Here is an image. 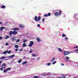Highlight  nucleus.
Listing matches in <instances>:
<instances>
[{
	"instance_id": "7ed1b4c3",
	"label": "nucleus",
	"mask_w": 78,
	"mask_h": 78,
	"mask_svg": "<svg viewBox=\"0 0 78 78\" xmlns=\"http://www.w3.org/2000/svg\"><path fill=\"white\" fill-rule=\"evenodd\" d=\"M61 11H59V12H56L55 13V16H56V17H58V16H61Z\"/></svg>"
},
{
	"instance_id": "393cba45",
	"label": "nucleus",
	"mask_w": 78,
	"mask_h": 78,
	"mask_svg": "<svg viewBox=\"0 0 78 78\" xmlns=\"http://www.w3.org/2000/svg\"><path fill=\"white\" fill-rule=\"evenodd\" d=\"M26 42H27V40H23V42L25 44Z\"/></svg>"
},
{
	"instance_id": "b1692460",
	"label": "nucleus",
	"mask_w": 78,
	"mask_h": 78,
	"mask_svg": "<svg viewBox=\"0 0 78 78\" xmlns=\"http://www.w3.org/2000/svg\"><path fill=\"white\" fill-rule=\"evenodd\" d=\"M11 52V51H7V53H8V54H10Z\"/></svg>"
},
{
	"instance_id": "f3484780",
	"label": "nucleus",
	"mask_w": 78,
	"mask_h": 78,
	"mask_svg": "<svg viewBox=\"0 0 78 78\" xmlns=\"http://www.w3.org/2000/svg\"><path fill=\"white\" fill-rule=\"evenodd\" d=\"M6 57L5 56H2L0 58L1 59H5Z\"/></svg>"
},
{
	"instance_id": "7c9ffc66",
	"label": "nucleus",
	"mask_w": 78,
	"mask_h": 78,
	"mask_svg": "<svg viewBox=\"0 0 78 78\" xmlns=\"http://www.w3.org/2000/svg\"><path fill=\"white\" fill-rule=\"evenodd\" d=\"M8 71L6 70V69H5L4 70V73H5V72H6Z\"/></svg>"
},
{
	"instance_id": "a211bd4d",
	"label": "nucleus",
	"mask_w": 78,
	"mask_h": 78,
	"mask_svg": "<svg viewBox=\"0 0 78 78\" xmlns=\"http://www.w3.org/2000/svg\"><path fill=\"white\" fill-rule=\"evenodd\" d=\"M27 62L25 61V62H23L22 63V64L23 65H24V64H27Z\"/></svg>"
},
{
	"instance_id": "3c124183",
	"label": "nucleus",
	"mask_w": 78,
	"mask_h": 78,
	"mask_svg": "<svg viewBox=\"0 0 78 78\" xmlns=\"http://www.w3.org/2000/svg\"><path fill=\"white\" fill-rule=\"evenodd\" d=\"M39 58H37V60H39Z\"/></svg>"
},
{
	"instance_id": "9b49d317",
	"label": "nucleus",
	"mask_w": 78,
	"mask_h": 78,
	"mask_svg": "<svg viewBox=\"0 0 78 78\" xmlns=\"http://www.w3.org/2000/svg\"><path fill=\"white\" fill-rule=\"evenodd\" d=\"M36 39L38 42H41V39L40 38L38 37Z\"/></svg>"
},
{
	"instance_id": "de8ad7c7",
	"label": "nucleus",
	"mask_w": 78,
	"mask_h": 78,
	"mask_svg": "<svg viewBox=\"0 0 78 78\" xmlns=\"http://www.w3.org/2000/svg\"><path fill=\"white\" fill-rule=\"evenodd\" d=\"M0 25H2V23L0 22Z\"/></svg>"
},
{
	"instance_id": "1a4fd4ad",
	"label": "nucleus",
	"mask_w": 78,
	"mask_h": 78,
	"mask_svg": "<svg viewBox=\"0 0 78 78\" xmlns=\"http://www.w3.org/2000/svg\"><path fill=\"white\" fill-rule=\"evenodd\" d=\"M19 27L20 28H24V25H23L22 24H20L19 25Z\"/></svg>"
},
{
	"instance_id": "20e7f679",
	"label": "nucleus",
	"mask_w": 78,
	"mask_h": 78,
	"mask_svg": "<svg viewBox=\"0 0 78 78\" xmlns=\"http://www.w3.org/2000/svg\"><path fill=\"white\" fill-rule=\"evenodd\" d=\"M33 44H34V42L31 41L30 42V44L28 45V46L30 47H32V45H33Z\"/></svg>"
},
{
	"instance_id": "79ce46f5",
	"label": "nucleus",
	"mask_w": 78,
	"mask_h": 78,
	"mask_svg": "<svg viewBox=\"0 0 78 78\" xmlns=\"http://www.w3.org/2000/svg\"><path fill=\"white\" fill-rule=\"evenodd\" d=\"M61 65L62 66H64V64H63V63H61Z\"/></svg>"
},
{
	"instance_id": "8fccbe9b",
	"label": "nucleus",
	"mask_w": 78,
	"mask_h": 78,
	"mask_svg": "<svg viewBox=\"0 0 78 78\" xmlns=\"http://www.w3.org/2000/svg\"><path fill=\"white\" fill-rule=\"evenodd\" d=\"M2 62V61H0V64H1Z\"/></svg>"
},
{
	"instance_id": "37998d69",
	"label": "nucleus",
	"mask_w": 78,
	"mask_h": 78,
	"mask_svg": "<svg viewBox=\"0 0 78 78\" xmlns=\"http://www.w3.org/2000/svg\"><path fill=\"white\" fill-rule=\"evenodd\" d=\"M17 50H18V49L17 48L15 49V51L16 52L17 51Z\"/></svg>"
},
{
	"instance_id": "58836bf2",
	"label": "nucleus",
	"mask_w": 78,
	"mask_h": 78,
	"mask_svg": "<svg viewBox=\"0 0 78 78\" xmlns=\"http://www.w3.org/2000/svg\"><path fill=\"white\" fill-rule=\"evenodd\" d=\"M3 39V37H0V40H2Z\"/></svg>"
},
{
	"instance_id": "2f4dec72",
	"label": "nucleus",
	"mask_w": 78,
	"mask_h": 78,
	"mask_svg": "<svg viewBox=\"0 0 78 78\" xmlns=\"http://www.w3.org/2000/svg\"><path fill=\"white\" fill-rule=\"evenodd\" d=\"M6 66V65L5 64L3 63L2 65V66Z\"/></svg>"
},
{
	"instance_id": "a878e982",
	"label": "nucleus",
	"mask_w": 78,
	"mask_h": 78,
	"mask_svg": "<svg viewBox=\"0 0 78 78\" xmlns=\"http://www.w3.org/2000/svg\"><path fill=\"white\" fill-rule=\"evenodd\" d=\"M32 56H33L34 57H36V55L33 54Z\"/></svg>"
},
{
	"instance_id": "f8f14e48",
	"label": "nucleus",
	"mask_w": 78,
	"mask_h": 78,
	"mask_svg": "<svg viewBox=\"0 0 78 78\" xmlns=\"http://www.w3.org/2000/svg\"><path fill=\"white\" fill-rule=\"evenodd\" d=\"M8 52V51L6 50L5 51H4L3 53L2 54H3L4 55H6V53H7V52Z\"/></svg>"
},
{
	"instance_id": "423d86ee",
	"label": "nucleus",
	"mask_w": 78,
	"mask_h": 78,
	"mask_svg": "<svg viewBox=\"0 0 78 78\" xmlns=\"http://www.w3.org/2000/svg\"><path fill=\"white\" fill-rule=\"evenodd\" d=\"M16 37H12L11 38V39L12 41H13V42H14V41H16L17 40V39H16Z\"/></svg>"
},
{
	"instance_id": "5701e85b",
	"label": "nucleus",
	"mask_w": 78,
	"mask_h": 78,
	"mask_svg": "<svg viewBox=\"0 0 78 78\" xmlns=\"http://www.w3.org/2000/svg\"><path fill=\"white\" fill-rule=\"evenodd\" d=\"M23 47H26V44L25 43H24L23 44Z\"/></svg>"
},
{
	"instance_id": "f03ea898",
	"label": "nucleus",
	"mask_w": 78,
	"mask_h": 78,
	"mask_svg": "<svg viewBox=\"0 0 78 78\" xmlns=\"http://www.w3.org/2000/svg\"><path fill=\"white\" fill-rule=\"evenodd\" d=\"M34 20L36 22H39V21L41 20V17L39 16L37 17V16H35L34 18Z\"/></svg>"
},
{
	"instance_id": "72a5a7b5",
	"label": "nucleus",
	"mask_w": 78,
	"mask_h": 78,
	"mask_svg": "<svg viewBox=\"0 0 78 78\" xmlns=\"http://www.w3.org/2000/svg\"><path fill=\"white\" fill-rule=\"evenodd\" d=\"M8 45H9V43H6L5 44L6 46H8Z\"/></svg>"
},
{
	"instance_id": "6ab92c4d",
	"label": "nucleus",
	"mask_w": 78,
	"mask_h": 78,
	"mask_svg": "<svg viewBox=\"0 0 78 78\" xmlns=\"http://www.w3.org/2000/svg\"><path fill=\"white\" fill-rule=\"evenodd\" d=\"M66 36H67L66 35V34H63L62 35V37H66Z\"/></svg>"
},
{
	"instance_id": "f704fd0d",
	"label": "nucleus",
	"mask_w": 78,
	"mask_h": 78,
	"mask_svg": "<svg viewBox=\"0 0 78 78\" xmlns=\"http://www.w3.org/2000/svg\"><path fill=\"white\" fill-rule=\"evenodd\" d=\"M44 17H48V14H45L44 15Z\"/></svg>"
},
{
	"instance_id": "6e6552de",
	"label": "nucleus",
	"mask_w": 78,
	"mask_h": 78,
	"mask_svg": "<svg viewBox=\"0 0 78 78\" xmlns=\"http://www.w3.org/2000/svg\"><path fill=\"white\" fill-rule=\"evenodd\" d=\"M57 49L59 51H60V52H62V51H63L62 50V49H61V48H57Z\"/></svg>"
},
{
	"instance_id": "ea45409f",
	"label": "nucleus",
	"mask_w": 78,
	"mask_h": 78,
	"mask_svg": "<svg viewBox=\"0 0 78 78\" xmlns=\"http://www.w3.org/2000/svg\"><path fill=\"white\" fill-rule=\"evenodd\" d=\"M29 53H32V51L31 50H30V51H29Z\"/></svg>"
},
{
	"instance_id": "603ef678",
	"label": "nucleus",
	"mask_w": 78,
	"mask_h": 78,
	"mask_svg": "<svg viewBox=\"0 0 78 78\" xmlns=\"http://www.w3.org/2000/svg\"><path fill=\"white\" fill-rule=\"evenodd\" d=\"M62 78H65V77L63 76V77H62Z\"/></svg>"
},
{
	"instance_id": "864d4df0",
	"label": "nucleus",
	"mask_w": 78,
	"mask_h": 78,
	"mask_svg": "<svg viewBox=\"0 0 78 78\" xmlns=\"http://www.w3.org/2000/svg\"><path fill=\"white\" fill-rule=\"evenodd\" d=\"M2 68H3V67H2Z\"/></svg>"
},
{
	"instance_id": "c85d7f7f",
	"label": "nucleus",
	"mask_w": 78,
	"mask_h": 78,
	"mask_svg": "<svg viewBox=\"0 0 78 78\" xmlns=\"http://www.w3.org/2000/svg\"><path fill=\"white\" fill-rule=\"evenodd\" d=\"M5 8V5H3L1 7V8Z\"/></svg>"
},
{
	"instance_id": "a18cd8bd",
	"label": "nucleus",
	"mask_w": 78,
	"mask_h": 78,
	"mask_svg": "<svg viewBox=\"0 0 78 78\" xmlns=\"http://www.w3.org/2000/svg\"><path fill=\"white\" fill-rule=\"evenodd\" d=\"M74 48H78V46H76V47H74Z\"/></svg>"
},
{
	"instance_id": "ddd939ff",
	"label": "nucleus",
	"mask_w": 78,
	"mask_h": 78,
	"mask_svg": "<svg viewBox=\"0 0 78 78\" xmlns=\"http://www.w3.org/2000/svg\"><path fill=\"white\" fill-rule=\"evenodd\" d=\"M4 28H5V27H1L0 28V30L1 31H2L3 30V29H4Z\"/></svg>"
},
{
	"instance_id": "c9c22d12",
	"label": "nucleus",
	"mask_w": 78,
	"mask_h": 78,
	"mask_svg": "<svg viewBox=\"0 0 78 78\" xmlns=\"http://www.w3.org/2000/svg\"><path fill=\"white\" fill-rule=\"evenodd\" d=\"M39 78V77H38V76H34V78Z\"/></svg>"
},
{
	"instance_id": "49530a36",
	"label": "nucleus",
	"mask_w": 78,
	"mask_h": 78,
	"mask_svg": "<svg viewBox=\"0 0 78 78\" xmlns=\"http://www.w3.org/2000/svg\"><path fill=\"white\" fill-rule=\"evenodd\" d=\"M75 51H78V49H75Z\"/></svg>"
},
{
	"instance_id": "4c0bfd02",
	"label": "nucleus",
	"mask_w": 78,
	"mask_h": 78,
	"mask_svg": "<svg viewBox=\"0 0 78 78\" xmlns=\"http://www.w3.org/2000/svg\"><path fill=\"white\" fill-rule=\"evenodd\" d=\"M45 21V19L43 18L42 20L43 22H44Z\"/></svg>"
},
{
	"instance_id": "a19ab883",
	"label": "nucleus",
	"mask_w": 78,
	"mask_h": 78,
	"mask_svg": "<svg viewBox=\"0 0 78 78\" xmlns=\"http://www.w3.org/2000/svg\"><path fill=\"white\" fill-rule=\"evenodd\" d=\"M22 50H23V48H21L20 50V51H22Z\"/></svg>"
},
{
	"instance_id": "dca6fc26",
	"label": "nucleus",
	"mask_w": 78,
	"mask_h": 78,
	"mask_svg": "<svg viewBox=\"0 0 78 78\" xmlns=\"http://www.w3.org/2000/svg\"><path fill=\"white\" fill-rule=\"evenodd\" d=\"M9 37H10L9 36L7 35L5 37V39H7L9 38Z\"/></svg>"
},
{
	"instance_id": "473e14b6",
	"label": "nucleus",
	"mask_w": 78,
	"mask_h": 78,
	"mask_svg": "<svg viewBox=\"0 0 78 78\" xmlns=\"http://www.w3.org/2000/svg\"><path fill=\"white\" fill-rule=\"evenodd\" d=\"M51 16V13H49L48 14V16Z\"/></svg>"
},
{
	"instance_id": "aec40b11",
	"label": "nucleus",
	"mask_w": 78,
	"mask_h": 78,
	"mask_svg": "<svg viewBox=\"0 0 78 78\" xmlns=\"http://www.w3.org/2000/svg\"><path fill=\"white\" fill-rule=\"evenodd\" d=\"M57 62L56 61H54L52 63V64L53 65H54V64H55Z\"/></svg>"
},
{
	"instance_id": "39448f33",
	"label": "nucleus",
	"mask_w": 78,
	"mask_h": 78,
	"mask_svg": "<svg viewBox=\"0 0 78 78\" xmlns=\"http://www.w3.org/2000/svg\"><path fill=\"white\" fill-rule=\"evenodd\" d=\"M63 53L64 55H70V52H68L67 51L64 52Z\"/></svg>"
},
{
	"instance_id": "c03bdc74",
	"label": "nucleus",
	"mask_w": 78,
	"mask_h": 78,
	"mask_svg": "<svg viewBox=\"0 0 78 78\" xmlns=\"http://www.w3.org/2000/svg\"><path fill=\"white\" fill-rule=\"evenodd\" d=\"M0 70H3V69L2 68H0Z\"/></svg>"
},
{
	"instance_id": "09e8293b",
	"label": "nucleus",
	"mask_w": 78,
	"mask_h": 78,
	"mask_svg": "<svg viewBox=\"0 0 78 78\" xmlns=\"http://www.w3.org/2000/svg\"><path fill=\"white\" fill-rule=\"evenodd\" d=\"M65 39H66V40H67L68 39V38H65Z\"/></svg>"
},
{
	"instance_id": "e433bc0d",
	"label": "nucleus",
	"mask_w": 78,
	"mask_h": 78,
	"mask_svg": "<svg viewBox=\"0 0 78 78\" xmlns=\"http://www.w3.org/2000/svg\"><path fill=\"white\" fill-rule=\"evenodd\" d=\"M40 26H41V25H40V24H38L37 25V27H40Z\"/></svg>"
},
{
	"instance_id": "bb28decb",
	"label": "nucleus",
	"mask_w": 78,
	"mask_h": 78,
	"mask_svg": "<svg viewBox=\"0 0 78 78\" xmlns=\"http://www.w3.org/2000/svg\"><path fill=\"white\" fill-rule=\"evenodd\" d=\"M6 70H7V71H8V70H11V69L9 68H8L6 69Z\"/></svg>"
},
{
	"instance_id": "4468645a",
	"label": "nucleus",
	"mask_w": 78,
	"mask_h": 78,
	"mask_svg": "<svg viewBox=\"0 0 78 78\" xmlns=\"http://www.w3.org/2000/svg\"><path fill=\"white\" fill-rule=\"evenodd\" d=\"M12 34V31H11L9 32V35L10 37H11Z\"/></svg>"
},
{
	"instance_id": "4be33fe9",
	"label": "nucleus",
	"mask_w": 78,
	"mask_h": 78,
	"mask_svg": "<svg viewBox=\"0 0 78 78\" xmlns=\"http://www.w3.org/2000/svg\"><path fill=\"white\" fill-rule=\"evenodd\" d=\"M15 48H19V46L17 45H15L14 46Z\"/></svg>"
},
{
	"instance_id": "5fc2aeb1",
	"label": "nucleus",
	"mask_w": 78,
	"mask_h": 78,
	"mask_svg": "<svg viewBox=\"0 0 78 78\" xmlns=\"http://www.w3.org/2000/svg\"><path fill=\"white\" fill-rule=\"evenodd\" d=\"M77 67H78V66H77Z\"/></svg>"
},
{
	"instance_id": "f257e3e1",
	"label": "nucleus",
	"mask_w": 78,
	"mask_h": 78,
	"mask_svg": "<svg viewBox=\"0 0 78 78\" xmlns=\"http://www.w3.org/2000/svg\"><path fill=\"white\" fill-rule=\"evenodd\" d=\"M12 30L15 31H12V34L13 35H16L17 34V32L15 31H18L19 30V29L17 28H13L12 29Z\"/></svg>"
},
{
	"instance_id": "cd10ccee",
	"label": "nucleus",
	"mask_w": 78,
	"mask_h": 78,
	"mask_svg": "<svg viewBox=\"0 0 78 78\" xmlns=\"http://www.w3.org/2000/svg\"><path fill=\"white\" fill-rule=\"evenodd\" d=\"M20 41V39H18L16 41V42L17 43V42H19Z\"/></svg>"
},
{
	"instance_id": "2eb2a0df",
	"label": "nucleus",
	"mask_w": 78,
	"mask_h": 78,
	"mask_svg": "<svg viewBox=\"0 0 78 78\" xmlns=\"http://www.w3.org/2000/svg\"><path fill=\"white\" fill-rule=\"evenodd\" d=\"M55 58L53 57V58H52V59L50 61L51 62H53V61H54L55 60Z\"/></svg>"
},
{
	"instance_id": "412c9836",
	"label": "nucleus",
	"mask_w": 78,
	"mask_h": 78,
	"mask_svg": "<svg viewBox=\"0 0 78 78\" xmlns=\"http://www.w3.org/2000/svg\"><path fill=\"white\" fill-rule=\"evenodd\" d=\"M22 59H20V60H18V63H20L21 62H22Z\"/></svg>"
},
{
	"instance_id": "c756f323",
	"label": "nucleus",
	"mask_w": 78,
	"mask_h": 78,
	"mask_svg": "<svg viewBox=\"0 0 78 78\" xmlns=\"http://www.w3.org/2000/svg\"><path fill=\"white\" fill-rule=\"evenodd\" d=\"M47 65L48 66H50V65H51V63H47Z\"/></svg>"
},
{
	"instance_id": "0eeeda50",
	"label": "nucleus",
	"mask_w": 78,
	"mask_h": 78,
	"mask_svg": "<svg viewBox=\"0 0 78 78\" xmlns=\"http://www.w3.org/2000/svg\"><path fill=\"white\" fill-rule=\"evenodd\" d=\"M66 59H65V61H66V62H67V61H68V59H70V58L69 57L67 56H66Z\"/></svg>"
},
{
	"instance_id": "9d476101",
	"label": "nucleus",
	"mask_w": 78,
	"mask_h": 78,
	"mask_svg": "<svg viewBox=\"0 0 78 78\" xmlns=\"http://www.w3.org/2000/svg\"><path fill=\"white\" fill-rule=\"evenodd\" d=\"M14 56H15V55L14 54H13L12 55H10V56H9L8 57V58H14Z\"/></svg>"
}]
</instances>
